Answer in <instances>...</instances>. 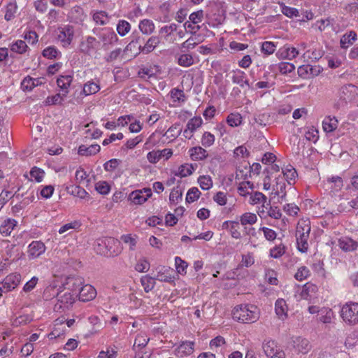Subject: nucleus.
Instances as JSON below:
<instances>
[{"label":"nucleus","instance_id":"5","mask_svg":"<svg viewBox=\"0 0 358 358\" xmlns=\"http://www.w3.org/2000/svg\"><path fill=\"white\" fill-rule=\"evenodd\" d=\"M93 32L96 34L99 40L103 43V47L113 45L118 40L114 31L108 28L101 29L99 31L93 29Z\"/></svg>","mask_w":358,"mask_h":358},{"label":"nucleus","instance_id":"45","mask_svg":"<svg viewBox=\"0 0 358 358\" xmlns=\"http://www.w3.org/2000/svg\"><path fill=\"white\" fill-rule=\"evenodd\" d=\"M201 195V192L197 187L190 188L186 196V201L187 203H192L196 201Z\"/></svg>","mask_w":358,"mask_h":358},{"label":"nucleus","instance_id":"25","mask_svg":"<svg viewBox=\"0 0 358 358\" xmlns=\"http://www.w3.org/2000/svg\"><path fill=\"white\" fill-rule=\"evenodd\" d=\"M17 222L13 219H7L0 227V233L5 236H9L16 226Z\"/></svg>","mask_w":358,"mask_h":358},{"label":"nucleus","instance_id":"13","mask_svg":"<svg viewBox=\"0 0 358 358\" xmlns=\"http://www.w3.org/2000/svg\"><path fill=\"white\" fill-rule=\"evenodd\" d=\"M145 43V38L142 36H141L138 33H133L131 35V41L127 45L125 48V51H132L133 50H136L138 52L136 53V55L141 52V49L143 48Z\"/></svg>","mask_w":358,"mask_h":358},{"label":"nucleus","instance_id":"27","mask_svg":"<svg viewBox=\"0 0 358 358\" xmlns=\"http://www.w3.org/2000/svg\"><path fill=\"white\" fill-rule=\"evenodd\" d=\"M296 236L299 250L302 252H307L308 248V239L309 234H304V232L302 231L300 235H296Z\"/></svg>","mask_w":358,"mask_h":358},{"label":"nucleus","instance_id":"20","mask_svg":"<svg viewBox=\"0 0 358 358\" xmlns=\"http://www.w3.org/2000/svg\"><path fill=\"white\" fill-rule=\"evenodd\" d=\"M189 152L191 159L194 161L203 160L208 157L206 150L200 146L192 148Z\"/></svg>","mask_w":358,"mask_h":358},{"label":"nucleus","instance_id":"48","mask_svg":"<svg viewBox=\"0 0 358 358\" xmlns=\"http://www.w3.org/2000/svg\"><path fill=\"white\" fill-rule=\"evenodd\" d=\"M193 57L191 55L189 54L181 55L178 60V64L185 67L190 66L193 64Z\"/></svg>","mask_w":358,"mask_h":358},{"label":"nucleus","instance_id":"62","mask_svg":"<svg viewBox=\"0 0 358 358\" xmlns=\"http://www.w3.org/2000/svg\"><path fill=\"white\" fill-rule=\"evenodd\" d=\"M171 96L172 99L176 101H185V93L182 90L174 88L171 91Z\"/></svg>","mask_w":358,"mask_h":358},{"label":"nucleus","instance_id":"4","mask_svg":"<svg viewBox=\"0 0 358 358\" xmlns=\"http://www.w3.org/2000/svg\"><path fill=\"white\" fill-rule=\"evenodd\" d=\"M81 285V280L75 279V282L73 284V290L76 292H79L78 297L80 301H89L96 297V291L94 287L88 284L80 287Z\"/></svg>","mask_w":358,"mask_h":358},{"label":"nucleus","instance_id":"58","mask_svg":"<svg viewBox=\"0 0 358 358\" xmlns=\"http://www.w3.org/2000/svg\"><path fill=\"white\" fill-rule=\"evenodd\" d=\"M239 222L234 221L231 222V226H230L229 231L233 238L236 239H239L241 238V232L239 231Z\"/></svg>","mask_w":358,"mask_h":358},{"label":"nucleus","instance_id":"18","mask_svg":"<svg viewBox=\"0 0 358 358\" xmlns=\"http://www.w3.org/2000/svg\"><path fill=\"white\" fill-rule=\"evenodd\" d=\"M275 311L279 318L284 320L287 317V306L283 299H278L275 303Z\"/></svg>","mask_w":358,"mask_h":358},{"label":"nucleus","instance_id":"64","mask_svg":"<svg viewBox=\"0 0 358 358\" xmlns=\"http://www.w3.org/2000/svg\"><path fill=\"white\" fill-rule=\"evenodd\" d=\"M203 17V11L200 10L196 12H194L190 14L189 19V21L193 24H199L201 22Z\"/></svg>","mask_w":358,"mask_h":358},{"label":"nucleus","instance_id":"33","mask_svg":"<svg viewBox=\"0 0 358 358\" xmlns=\"http://www.w3.org/2000/svg\"><path fill=\"white\" fill-rule=\"evenodd\" d=\"M155 278L150 277L148 275L141 278V282L145 292L148 293L154 288L155 285Z\"/></svg>","mask_w":358,"mask_h":358},{"label":"nucleus","instance_id":"14","mask_svg":"<svg viewBox=\"0 0 358 358\" xmlns=\"http://www.w3.org/2000/svg\"><path fill=\"white\" fill-rule=\"evenodd\" d=\"M21 276L20 274H10L6 277V278L1 283L4 292H9L14 289L20 283Z\"/></svg>","mask_w":358,"mask_h":358},{"label":"nucleus","instance_id":"60","mask_svg":"<svg viewBox=\"0 0 358 358\" xmlns=\"http://www.w3.org/2000/svg\"><path fill=\"white\" fill-rule=\"evenodd\" d=\"M250 199L253 204L264 203L266 201V196L262 192H255L251 194Z\"/></svg>","mask_w":358,"mask_h":358},{"label":"nucleus","instance_id":"40","mask_svg":"<svg viewBox=\"0 0 358 358\" xmlns=\"http://www.w3.org/2000/svg\"><path fill=\"white\" fill-rule=\"evenodd\" d=\"M302 231H303L304 234H310V221L308 220H301V221L299 222L297 227H296V236L300 235V234H301Z\"/></svg>","mask_w":358,"mask_h":358},{"label":"nucleus","instance_id":"11","mask_svg":"<svg viewBox=\"0 0 358 358\" xmlns=\"http://www.w3.org/2000/svg\"><path fill=\"white\" fill-rule=\"evenodd\" d=\"M46 247L40 241H33L28 246V257L30 259H36L45 252Z\"/></svg>","mask_w":358,"mask_h":358},{"label":"nucleus","instance_id":"26","mask_svg":"<svg viewBox=\"0 0 358 358\" xmlns=\"http://www.w3.org/2000/svg\"><path fill=\"white\" fill-rule=\"evenodd\" d=\"M73 80V76L71 75L66 76H60L57 80V83L59 87L62 90H65V94L63 96H66V94L68 92V88L70 86L71 82Z\"/></svg>","mask_w":358,"mask_h":358},{"label":"nucleus","instance_id":"56","mask_svg":"<svg viewBox=\"0 0 358 358\" xmlns=\"http://www.w3.org/2000/svg\"><path fill=\"white\" fill-rule=\"evenodd\" d=\"M34 87V78L30 76L24 78L21 83V88L24 91H31Z\"/></svg>","mask_w":358,"mask_h":358},{"label":"nucleus","instance_id":"59","mask_svg":"<svg viewBox=\"0 0 358 358\" xmlns=\"http://www.w3.org/2000/svg\"><path fill=\"white\" fill-rule=\"evenodd\" d=\"M285 252V247L283 245H279L274 247L270 251V255L272 257L277 259L282 256Z\"/></svg>","mask_w":358,"mask_h":358},{"label":"nucleus","instance_id":"1","mask_svg":"<svg viewBox=\"0 0 358 358\" xmlns=\"http://www.w3.org/2000/svg\"><path fill=\"white\" fill-rule=\"evenodd\" d=\"M97 252L106 257H116L122 250L120 241L113 237H103L96 241Z\"/></svg>","mask_w":358,"mask_h":358},{"label":"nucleus","instance_id":"37","mask_svg":"<svg viewBox=\"0 0 358 358\" xmlns=\"http://www.w3.org/2000/svg\"><path fill=\"white\" fill-rule=\"evenodd\" d=\"M239 74H234L232 76V81L234 83L238 84L241 87H244L247 85L250 87L249 81L245 79V73L243 71H239Z\"/></svg>","mask_w":358,"mask_h":358},{"label":"nucleus","instance_id":"8","mask_svg":"<svg viewBox=\"0 0 358 358\" xmlns=\"http://www.w3.org/2000/svg\"><path fill=\"white\" fill-rule=\"evenodd\" d=\"M75 302V297L69 292L57 294V303L55 305V310L58 311L60 309L68 308Z\"/></svg>","mask_w":358,"mask_h":358},{"label":"nucleus","instance_id":"41","mask_svg":"<svg viewBox=\"0 0 358 358\" xmlns=\"http://www.w3.org/2000/svg\"><path fill=\"white\" fill-rule=\"evenodd\" d=\"M181 127L180 124H175L170 127L164 136H166L168 138H176L181 132Z\"/></svg>","mask_w":358,"mask_h":358},{"label":"nucleus","instance_id":"38","mask_svg":"<svg viewBox=\"0 0 358 358\" xmlns=\"http://www.w3.org/2000/svg\"><path fill=\"white\" fill-rule=\"evenodd\" d=\"M194 167L192 164L181 165L178 169V172L176 173V176H180L181 178L186 177L192 174Z\"/></svg>","mask_w":358,"mask_h":358},{"label":"nucleus","instance_id":"28","mask_svg":"<svg viewBox=\"0 0 358 358\" xmlns=\"http://www.w3.org/2000/svg\"><path fill=\"white\" fill-rule=\"evenodd\" d=\"M285 187H286V185L285 183L283 182V178H278L276 179V183L275 185H273V194H274L275 195H278L279 196L280 194H282V195L280 196V199L282 200L285 199V196H286V192H285Z\"/></svg>","mask_w":358,"mask_h":358},{"label":"nucleus","instance_id":"30","mask_svg":"<svg viewBox=\"0 0 358 358\" xmlns=\"http://www.w3.org/2000/svg\"><path fill=\"white\" fill-rule=\"evenodd\" d=\"M322 127L326 132L334 131L338 127V120L335 117H327L323 120Z\"/></svg>","mask_w":358,"mask_h":358},{"label":"nucleus","instance_id":"35","mask_svg":"<svg viewBox=\"0 0 358 358\" xmlns=\"http://www.w3.org/2000/svg\"><path fill=\"white\" fill-rule=\"evenodd\" d=\"M27 48H28L27 45L22 40H17L10 47L11 51L18 53V54L24 53L27 51Z\"/></svg>","mask_w":358,"mask_h":358},{"label":"nucleus","instance_id":"29","mask_svg":"<svg viewBox=\"0 0 358 358\" xmlns=\"http://www.w3.org/2000/svg\"><path fill=\"white\" fill-rule=\"evenodd\" d=\"M339 247L344 251H352L355 250L358 243L351 238L340 239L338 241Z\"/></svg>","mask_w":358,"mask_h":358},{"label":"nucleus","instance_id":"55","mask_svg":"<svg viewBox=\"0 0 358 358\" xmlns=\"http://www.w3.org/2000/svg\"><path fill=\"white\" fill-rule=\"evenodd\" d=\"M282 13L288 17H299V12L295 8L287 6L285 5L282 6Z\"/></svg>","mask_w":358,"mask_h":358},{"label":"nucleus","instance_id":"39","mask_svg":"<svg viewBox=\"0 0 358 358\" xmlns=\"http://www.w3.org/2000/svg\"><path fill=\"white\" fill-rule=\"evenodd\" d=\"M149 341V338L145 334H139L136 336L133 345V350L138 347L140 349L145 348Z\"/></svg>","mask_w":358,"mask_h":358},{"label":"nucleus","instance_id":"23","mask_svg":"<svg viewBox=\"0 0 358 358\" xmlns=\"http://www.w3.org/2000/svg\"><path fill=\"white\" fill-rule=\"evenodd\" d=\"M283 176L289 185L294 184L297 172L291 165L287 166L282 169Z\"/></svg>","mask_w":358,"mask_h":358},{"label":"nucleus","instance_id":"61","mask_svg":"<svg viewBox=\"0 0 358 358\" xmlns=\"http://www.w3.org/2000/svg\"><path fill=\"white\" fill-rule=\"evenodd\" d=\"M265 277L267 282L273 285H277L278 280L277 279L276 273L273 270L267 269L266 271Z\"/></svg>","mask_w":358,"mask_h":358},{"label":"nucleus","instance_id":"9","mask_svg":"<svg viewBox=\"0 0 358 358\" xmlns=\"http://www.w3.org/2000/svg\"><path fill=\"white\" fill-rule=\"evenodd\" d=\"M357 95V87L352 84L342 86L338 92L340 101L345 103L352 101Z\"/></svg>","mask_w":358,"mask_h":358},{"label":"nucleus","instance_id":"47","mask_svg":"<svg viewBox=\"0 0 358 358\" xmlns=\"http://www.w3.org/2000/svg\"><path fill=\"white\" fill-rule=\"evenodd\" d=\"M275 48L276 45L273 42L265 41L262 44L261 51L264 54L269 55L275 52Z\"/></svg>","mask_w":358,"mask_h":358},{"label":"nucleus","instance_id":"19","mask_svg":"<svg viewBox=\"0 0 358 358\" xmlns=\"http://www.w3.org/2000/svg\"><path fill=\"white\" fill-rule=\"evenodd\" d=\"M357 39V36L355 31H350L349 33L344 34L340 40L341 47L343 49L348 48L350 45H352Z\"/></svg>","mask_w":358,"mask_h":358},{"label":"nucleus","instance_id":"46","mask_svg":"<svg viewBox=\"0 0 358 358\" xmlns=\"http://www.w3.org/2000/svg\"><path fill=\"white\" fill-rule=\"evenodd\" d=\"M121 241L126 244H129V249L134 250L137 243V236H132L131 234L122 235L120 238Z\"/></svg>","mask_w":358,"mask_h":358},{"label":"nucleus","instance_id":"31","mask_svg":"<svg viewBox=\"0 0 358 358\" xmlns=\"http://www.w3.org/2000/svg\"><path fill=\"white\" fill-rule=\"evenodd\" d=\"M99 90L100 87L97 83L94 81H88L84 85L82 93L87 96L96 93Z\"/></svg>","mask_w":358,"mask_h":358},{"label":"nucleus","instance_id":"53","mask_svg":"<svg viewBox=\"0 0 358 358\" xmlns=\"http://www.w3.org/2000/svg\"><path fill=\"white\" fill-rule=\"evenodd\" d=\"M215 142V136L210 132L206 131L203 133L201 138V144L204 147H210Z\"/></svg>","mask_w":358,"mask_h":358},{"label":"nucleus","instance_id":"24","mask_svg":"<svg viewBox=\"0 0 358 358\" xmlns=\"http://www.w3.org/2000/svg\"><path fill=\"white\" fill-rule=\"evenodd\" d=\"M138 27L142 34L150 35L155 30V24L150 20L144 19L140 21Z\"/></svg>","mask_w":358,"mask_h":358},{"label":"nucleus","instance_id":"54","mask_svg":"<svg viewBox=\"0 0 358 358\" xmlns=\"http://www.w3.org/2000/svg\"><path fill=\"white\" fill-rule=\"evenodd\" d=\"M108 15L105 11L96 12L93 15V20L97 23L101 25L107 23Z\"/></svg>","mask_w":358,"mask_h":358},{"label":"nucleus","instance_id":"7","mask_svg":"<svg viewBox=\"0 0 358 358\" xmlns=\"http://www.w3.org/2000/svg\"><path fill=\"white\" fill-rule=\"evenodd\" d=\"M73 36L74 29L72 26L66 25L58 29L57 39L63 47H67L71 43Z\"/></svg>","mask_w":358,"mask_h":358},{"label":"nucleus","instance_id":"49","mask_svg":"<svg viewBox=\"0 0 358 358\" xmlns=\"http://www.w3.org/2000/svg\"><path fill=\"white\" fill-rule=\"evenodd\" d=\"M95 189L101 194H108L110 189V186L106 181H99L95 184Z\"/></svg>","mask_w":358,"mask_h":358},{"label":"nucleus","instance_id":"36","mask_svg":"<svg viewBox=\"0 0 358 358\" xmlns=\"http://www.w3.org/2000/svg\"><path fill=\"white\" fill-rule=\"evenodd\" d=\"M227 122L230 127H238L242 122V117L238 113H230L227 117Z\"/></svg>","mask_w":358,"mask_h":358},{"label":"nucleus","instance_id":"17","mask_svg":"<svg viewBox=\"0 0 358 358\" xmlns=\"http://www.w3.org/2000/svg\"><path fill=\"white\" fill-rule=\"evenodd\" d=\"M276 348L277 345L273 340L266 339L262 343V349L266 356L268 358L273 357L275 353L279 352V350Z\"/></svg>","mask_w":358,"mask_h":358},{"label":"nucleus","instance_id":"12","mask_svg":"<svg viewBox=\"0 0 358 358\" xmlns=\"http://www.w3.org/2000/svg\"><path fill=\"white\" fill-rule=\"evenodd\" d=\"M292 346L297 352L303 354H306L311 349L309 341L301 336L292 338Z\"/></svg>","mask_w":358,"mask_h":358},{"label":"nucleus","instance_id":"16","mask_svg":"<svg viewBox=\"0 0 358 358\" xmlns=\"http://www.w3.org/2000/svg\"><path fill=\"white\" fill-rule=\"evenodd\" d=\"M202 122L203 120L201 117H194L190 119L187 124V128L184 131L185 138H191L192 133L201 126Z\"/></svg>","mask_w":358,"mask_h":358},{"label":"nucleus","instance_id":"50","mask_svg":"<svg viewBox=\"0 0 358 358\" xmlns=\"http://www.w3.org/2000/svg\"><path fill=\"white\" fill-rule=\"evenodd\" d=\"M30 176L31 178H34L36 182H40L45 176V172L43 169L34 166L30 171Z\"/></svg>","mask_w":358,"mask_h":358},{"label":"nucleus","instance_id":"63","mask_svg":"<svg viewBox=\"0 0 358 358\" xmlns=\"http://www.w3.org/2000/svg\"><path fill=\"white\" fill-rule=\"evenodd\" d=\"M17 11V6L15 4L10 3L8 5L6 8V11L5 14V20L6 21H10L15 16V13Z\"/></svg>","mask_w":358,"mask_h":358},{"label":"nucleus","instance_id":"22","mask_svg":"<svg viewBox=\"0 0 358 358\" xmlns=\"http://www.w3.org/2000/svg\"><path fill=\"white\" fill-rule=\"evenodd\" d=\"M160 40L158 36H151L150 37L146 43L143 45V48L141 49V52L144 54H148L151 52L155 47L159 43Z\"/></svg>","mask_w":358,"mask_h":358},{"label":"nucleus","instance_id":"32","mask_svg":"<svg viewBox=\"0 0 358 358\" xmlns=\"http://www.w3.org/2000/svg\"><path fill=\"white\" fill-rule=\"evenodd\" d=\"M257 221V217L256 214L252 213H245L243 214L240 217V222L242 225L245 226L247 224L252 225Z\"/></svg>","mask_w":358,"mask_h":358},{"label":"nucleus","instance_id":"2","mask_svg":"<svg viewBox=\"0 0 358 358\" xmlns=\"http://www.w3.org/2000/svg\"><path fill=\"white\" fill-rule=\"evenodd\" d=\"M233 318L243 323L255 322L259 319L257 307L252 304H241L234 308Z\"/></svg>","mask_w":358,"mask_h":358},{"label":"nucleus","instance_id":"10","mask_svg":"<svg viewBox=\"0 0 358 358\" xmlns=\"http://www.w3.org/2000/svg\"><path fill=\"white\" fill-rule=\"evenodd\" d=\"M99 45V41H98L95 37L89 36L80 42V50L84 54L90 55L91 52L95 50Z\"/></svg>","mask_w":358,"mask_h":358},{"label":"nucleus","instance_id":"15","mask_svg":"<svg viewBox=\"0 0 358 358\" xmlns=\"http://www.w3.org/2000/svg\"><path fill=\"white\" fill-rule=\"evenodd\" d=\"M299 51L294 47L289 45H284L280 48L276 53V55L280 59H293L297 57Z\"/></svg>","mask_w":358,"mask_h":358},{"label":"nucleus","instance_id":"6","mask_svg":"<svg viewBox=\"0 0 358 358\" xmlns=\"http://www.w3.org/2000/svg\"><path fill=\"white\" fill-rule=\"evenodd\" d=\"M152 195L150 188H143L131 192L129 195V200L136 205H141Z\"/></svg>","mask_w":358,"mask_h":358},{"label":"nucleus","instance_id":"52","mask_svg":"<svg viewBox=\"0 0 358 358\" xmlns=\"http://www.w3.org/2000/svg\"><path fill=\"white\" fill-rule=\"evenodd\" d=\"M175 262L178 273L180 274L186 273V268L188 266L187 263L182 260L180 257H176Z\"/></svg>","mask_w":358,"mask_h":358},{"label":"nucleus","instance_id":"43","mask_svg":"<svg viewBox=\"0 0 358 358\" xmlns=\"http://www.w3.org/2000/svg\"><path fill=\"white\" fill-rule=\"evenodd\" d=\"M60 52L55 46H49L43 50L42 55L44 57L52 59L57 58Z\"/></svg>","mask_w":358,"mask_h":358},{"label":"nucleus","instance_id":"51","mask_svg":"<svg viewBox=\"0 0 358 358\" xmlns=\"http://www.w3.org/2000/svg\"><path fill=\"white\" fill-rule=\"evenodd\" d=\"M309 275L310 270L306 266H301L295 273L294 278L299 281H302L306 279Z\"/></svg>","mask_w":358,"mask_h":358},{"label":"nucleus","instance_id":"44","mask_svg":"<svg viewBox=\"0 0 358 358\" xmlns=\"http://www.w3.org/2000/svg\"><path fill=\"white\" fill-rule=\"evenodd\" d=\"M198 182L203 190H208L213 186V181L208 176H201L198 178Z\"/></svg>","mask_w":358,"mask_h":358},{"label":"nucleus","instance_id":"57","mask_svg":"<svg viewBox=\"0 0 358 358\" xmlns=\"http://www.w3.org/2000/svg\"><path fill=\"white\" fill-rule=\"evenodd\" d=\"M278 69L282 74H287L295 69L293 64L289 62H281L279 64Z\"/></svg>","mask_w":358,"mask_h":358},{"label":"nucleus","instance_id":"3","mask_svg":"<svg viewBox=\"0 0 358 358\" xmlns=\"http://www.w3.org/2000/svg\"><path fill=\"white\" fill-rule=\"evenodd\" d=\"M341 316L348 324H358V303L348 302L343 305L341 310Z\"/></svg>","mask_w":358,"mask_h":358},{"label":"nucleus","instance_id":"42","mask_svg":"<svg viewBox=\"0 0 358 358\" xmlns=\"http://www.w3.org/2000/svg\"><path fill=\"white\" fill-rule=\"evenodd\" d=\"M131 29L130 24L126 20H120L117 24V31L121 36H125Z\"/></svg>","mask_w":358,"mask_h":358},{"label":"nucleus","instance_id":"21","mask_svg":"<svg viewBox=\"0 0 358 358\" xmlns=\"http://www.w3.org/2000/svg\"><path fill=\"white\" fill-rule=\"evenodd\" d=\"M100 149L101 148L98 144L91 145L89 147L81 145L78 148V153L82 156H90L98 153Z\"/></svg>","mask_w":358,"mask_h":358},{"label":"nucleus","instance_id":"34","mask_svg":"<svg viewBox=\"0 0 358 358\" xmlns=\"http://www.w3.org/2000/svg\"><path fill=\"white\" fill-rule=\"evenodd\" d=\"M194 343L192 341H184L177 348L178 352L189 355L194 352Z\"/></svg>","mask_w":358,"mask_h":358}]
</instances>
